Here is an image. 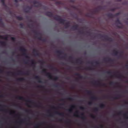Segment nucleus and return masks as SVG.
<instances>
[{"label": "nucleus", "mask_w": 128, "mask_h": 128, "mask_svg": "<svg viewBox=\"0 0 128 128\" xmlns=\"http://www.w3.org/2000/svg\"><path fill=\"white\" fill-rule=\"evenodd\" d=\"M17 18L19 20H21L22 19V18L20 16H17Z\"/></svg>", "instance_id": "8"}, {"label": "nucleus", "mask_w": 128, "mask_h": 128, "mask_svg": "<svg viewBox=\"0 0 128 128\" xmlns=\"http://www.w3.org/2000/svg\"><path fill=\"white\" fill-rule=\"evenodd\" d=\"M75 107V106L74 105H72L71 106V108L72 109V110H73L74 108Z\"/></svg>", "instance_id": "11"}, {"label": "nucleus", "mask_w": 128, "mask_h": 128, "mask_svg": "<svg viewBox=\"0 0 128 128\" xmlns=\"http://www.w3.org/2000/svg\"><path fill=\"white\" fill-rule=\"evenodd\" d=\"M11 39L13 41H14L15 40V38L14 37H11Z\"/></svg>", "instance_id": "15"}, {"label": "nucleus", "mask_w": 128, "mask_h": 128, "mask_svg": "<svg viewBox=\"0 0 128 128\" xmlns=\"http://www.w3.org/2000/svg\"><path fill=\"white\" fill-rule=\"evenodd\" d=\"M56 114H58L62 116H64V113L62 112L60 113V112H56Z\"/></svg>", "instance_id": "5"}, {"label": "nucleus", "mask_w": 128, "mask_h": 128, "mask_svg": "<svg viewBox=\"0 0 128 128\" xmlns=\"http://www.w3.org/2000/svg\"><path fill=\"white\" fill-rule=\"evenodd\" d=\"M18 98L20 100H24V98L23 97L20 96L18 97Z\"/></svg>", "instance_id": "9"}, {"label": "nucleus", "mask_w": 128, "mask_h": 128, "mask_svg": "<svg viewBox=\"0 0 128 128\" xmlns=\"http://www.w3.org/2000/svg\"><path fill=\"white\" fill-rule=\"evenodd\" d=\"M15 1L16 2H18V0H15Z\"/></svg>", "instance_id": "18"}, {"label": "nucleus", "mask_w": 128, "mask_h": 128, "mask_svg": "<svg viewBox=\"0 0 128 128\" xmlns=\"http://www.w3.org/2000/svg\"><path fill=\"white\" fill-rule=\"evenodd\" d=\"M14 112L13 111H12V112H11V113H12V112Z\"/></svg>", "instance_id": "21"}, {"label": "nucleus", "mask_w": 128, "mask_h": 128, "mask_svg": "<svg viewBox=\"0 0 128 128\" xmlns=\"http://www.w3.org/2000/svg\"><path fill=\"white\" fill-rule=\"evenodd\" d=\"M124 116L125 118H128V116H126V114H124Z\"/></svg>", "instance_id": "10"}, {"label": "nucleus", "mask_w": 128, "mask_h": 128, "mask_svg": "<svg viewBox=\"0 0 128 128\" xmlns=\"http://www.w3.org/2000/svg\"><path fill=\"white\" fill-rule=\"evenodd\" d=\"M3 38L5 40H7V37L6 36L4 37Z\"/></svg>", "instance_id": "16"}, {"label": "nucleus", "mask_w": 128, "mask_h": 128, "mask_svg": "<svg viewBox=\"0 0 128 128\" xmlns=\"http://www.w3.org/2000/svg\"><path fill=\"white\" fill-rule=\"evenodd\" d=\"M55 18L56 20L59 21L60 22L64 24V23L66 21L62 19L60 17V16H57Z\"/></svg>", "instance_id": "1"}, {"label": "nucleus", "mask_w": 128, "mask_h": 128, "mask_svg": "<svg viewBox=\"0 0 128 128\" xmlns=\"http://www.w3.org/2000/svg\"><path fill=\"white\" fill-rule=\"evenodd\" d=\"M0 45L2 46H4L6 45V43L5 42L0 41Z\"/></svg>", "instance_id": "3"}, {"label": "nucleus", "mask_w": 128, "mask_h": 128, "mask_svg": "<svg viewBox=\"0 0 128 128\" xmlns=\"http://www.w3.org/2000/svg\"><path fill=\"white\" fill-rule=\"evenodd\" d=\"M46 14L48 16H51L52 14L50 12H48L46 13Z\"/></svg>", "instance_id": "6"}, {"label": "nucleus", "mask_w": 128, "mask_h": 128, "mask_svg": "<svg viewBox=\"0 0 128 128\" xmlns=\"http://www.w3.org/2000/svg\"><path fill=\"white\" fill-rule=\"evenodd\" d=\"M100 106L101 108H103L104 106V105L102 104H101L100 105Z\"/></svg>", "instance_id": "12"}, {"label": "nucleus", "mask_w": 128, "mask_h": 128, "mask_svg": "<svg viewBox=\"0 0 128 128\" xmlns=\"http://www.w3.org/2000/svg\"><path fill=\"white\" fill-rule=\"evenodd\" d=\"M117 21H118V22H119V23H120V22L119 20H117Z\"/></svg>", "instance_id": "19"}, {"label": "nucleus", "mask_w": 128, "mask_h": 128, "mask_svg": "<svg viewBox=\"0 0 128 128\" xmlns=\"http://www.w3.org/2000/svg\"><path fill=\"white\" fill-rule=\"evenodd\" d=\"M4 0H0L1 2L3 4H4Z\"/></svg>", "instance_id": "14"}, {"label": "nucleus", "mask_w": 128, "mask_h": 128, "mask_svg": "<svg viewBox=\"0 0 128 128\" xmlns=\"http://www.w3.org/2000/svg\"><path fill=\"white\" fill-rule=\"evenodd\" d=\"M83 107H80V108H81V109H83Z\"/></svg>", "instance_id": "20"}, {"label": "nucleus", "mask_w": 128, "mask_h": 128, "mask_svg": "<svg viewBox=\"0 0 128 128\" xmlns=\"http://www.w3.org/2000/svg\"><path fill=\"white\" fill-rule=\"evenodd\" d=\"M20 50L24 52H26V50L24 48H20Z\"/></svg>", "instance_id": "7"}, {"label": "nucleus", "mask_w": 128, "mask_h": 128, "mask_svg": "<svg viewBox=\"0 0 128 128\" xmlns=\"http://www.w3.org/2000/svg\"><path fill=\"white\" fill-rule=\"evenodd\" d=\"M72 109L71 108L68 109V111L69 112H71L72 111Z\"/></svg>", "instance_id": "13"}, {"label": "nucleus", "mask_w": 128, "mask_h": 128, "mask_svg": "<svg viewBox=\"0 0 128 128\" xmlns=\"http://www.w3.org/2000/svg\"><path fill=\"white\" fill-rule=\"evenodd\" d=\"M46 75L48 77L51 79H52L54 80H56L57 79V78L56 77L54 78L52 75L49 72H47L46 74Z\"/></svg>", "instance_id": "2"}, {"label": "nucleus", "mask_w": 128, "mask_h": 128, "mask_svg": "<svg viewBox=\"0 0 128 128\" xmlns=\"http://www.w3.org/2000/svg\"><path fill=\"white\" fill-rule=\"evenodd\" d=\"M74 116L77 117H78L79 116L78 112V111H76L74 113Z\"/></svg>", "instance_id": "4"}, {"label": "nucleus", "mask_w": 128, "mask_h": 128, "mask_svg": "<svg viewBox=\"0 0 128 128\" xmlns=\"http://www.w3.org/2000/svg\"><path fill=\"white\" fill-rule=\"evenodd\" d=\"M34 4H38V2H35L34 3Z\"/></svg>", "instance_id": "17"}]
</instances>
